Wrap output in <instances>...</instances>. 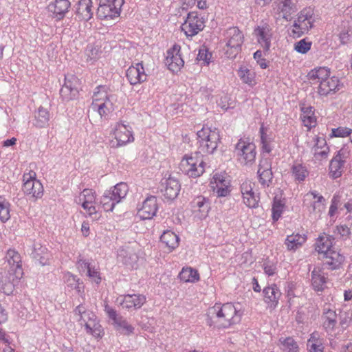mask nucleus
<instances>
[{
	"mask_svg": "<svg viewBox=\"0 0 352 352\" xmlns=\"http://www.w3.org/2000/svg\"><path fill=\"white\" fill-rule=\"evenodd\" d=\"M193 212L199 219L206 218L210 210V204L208 199L202 196L195 197L191 202Z\"/></svg>",
	"mask_w": 352,
	"mask_h": 352,
	"instance_id": "26",
	"label": "nucleus"
},
{
	"mask_svg": "<svg viewBox=\"0 0 352 352\" xmlns=\"http://www.w3.org/2000/svg\"><path fill=\"white\" fill-rule=\"evenodd\" d=\"M104 311L109 319L113 321L114 328L119 333L127 336L134 333V327L129 324L124 317L119 315L116 310L106 304Z\"/></svg>",
	"mask_w": 352,
	"mask_h": 352,
	"instance_id": "11",
	"label": "nucleus"
},
{
	"mask_svg": "<svg viewBox=\"0 0 352 352\" xmlns=\"http://www.w3.org/2000/svg\"><path fill=\"white\" fill-rule=\"evenodd\" d=\"M118 258L127 268L133 269L138 265L139 257L133 248L126 247L119 249L118 252Z\"/></svg>",
	"mask_w": 352,
	"mask_h": 352,
	"instance_id": "19",
	"label": "nucleus"
},
{
	"mask_svg": "<svg viewBox=\"0 0 352 352\" xmlns=\"http://www.w3.org/2000/svg\"><path fill=\"white\" fill-rule=\"evenodd\" d=\"M312 151L316 160L322 161L327 158L329 148L328 146H324V148L313 147Z\"/></svg>",
	"mask_w": 352,
	"mask_h": 352,
	"instance_id": "52",
	"label": "nucleus"
},
{
	"mask_svg": "<svg viewBox=\"0 0 352 352\" xmlns=\"http://www.w3.org/2000/svg\"><path fill=\"white\" fill-rule=\"evenodd\" d=\"M126 78L132 85L140 84L146 81L147 75L142 63L132 65L128 68L126 73Z\"/></svg>",
	"mask_w": 352,
	"mask_h": 352,
	"instance_id": "22",
	"label": "nucleus"
},
{
	"mask_svg": "<svg viewBox=\"0 0 352 352\" xmlns=\"http://www.w3.org/2000/svg\"><path fill=\"white\" fill-rule=\"evenodd\" d=\"M5 259L7 264L5 266V271L0 273V280L5 285H14L23 275L21 255L15 250L9 249Z\"/></svg>",
	"mask_w": 352,
	"mask_h": 352,
	"instance_id": "2",
	"label": "nucleus"
},
{
	"mask_svg": "<svg viewBox=\"0 0 352 352\" xmlns=\"http://www.w3.org/2000/svg\"><path fill=\"white\" fill-rule=\"evenodd\" d=\"M307 241L306 234L298 233L288 235L285 241V245L289 251H296L302 246Z\"/></svg>",
	"mask_w": 352,
	"mask_h": 352,
	"instance_id": "33",
	"label": "nucleus"
},
{
	"mask_svg": "<svg viewBox=\"0 0 352 352\" xmlns=\"http://www.w3.org/2000/svg\"><path fill=\"white\" fill-rule=\"evenodd\" d=\"M36 174L33 170L25 173L23 175V191L26 195L38 199L43 195V187L39 180L36 179Z\"/></svg>",
	"mask_w": 352,
	"mask_h": 352,
	"instance_id": "10",
	"label": "nucleus"
},
{
	"mask_svg": "<svg viewBox=\"0 0 352 352\" xmlns=\"http://www.w3.org/2000/svg\"><path fill=\"white\" fill-rule=\"evenodd\" d=\"M343 85L340 82L339 78L336 76L329 77L323 82H320L318 88V93L321 96H326L328 94L336 93L339 91Z\"/></svg>",
	"mask_w": 352,
	"mask_h": 352,
	"instance_id": "23",
	"label": "nucleus"
},
{
	"mask_svg": "<svg viewBox=\"0 0 352 352\" xmlns=\"http://www.w3.org/2000/svg\"><path fill=\"white\" fill-rule=\"evenodd\" d=\"M314 21L313 10L311 8L303 9L298 13L297 19L294 21L289 33L290 36L298 38L308 32L309 29L313 27Z\"/></svg>",
	"mask_w": 352,
	"mask_h": 352,
	"instance_id": "7",
	"label": "nucleus"
},
{
	"mask_svg": "<svg viewBox=\"0 0 352 352\" xmlns=\"http://www.w3.org/2000/svg\"><path fill=\"white\" fill-rule=\"evenodd\" d=\"M329 76H330V70L327 67L316 68L308 74L309 79L311 80L312 84L318 85L321 82L324 81Z\"/></svg>",
	"mask_w": 352,
	"mask_h": 352,
	"instance_id": "37",
	"label": "nucleus"
},
{
	"mask_svg": "<svg viewBox=\"0 0 352 352\" xmlns=\"http://www.w3.org/2000/svg\"><path fill=\"white\" fill-rule=\"evenodd\" d=\"M241 312L231 302L216 303L207 311V324L214 328H228L241 321Z\"/></svg>",
	"mask_w": 352,
	"mask_h": 352,
	"instance_id": "1",
	"label": "nucleus"
},
{
	"mask_svg": "<svg viewBox=\"0 0 352 352\" xmlns=\"http://www.w3.org/2000/svg\"><path fill=\"white\" fill-rule=\"evenodd\" d=\"M117 204L118 202H116L113 196L108 194V190L104 193L100 199V204L107 212L112 211Z\"/></svg>",
	"mask_w": 352,
	"mask_h": 352,
	"instance_id": "47",
	"label": "nucleus"
},
{
	"mask_svg": "<svg viewBox=\"0 0 352 352\" xmlns=\"http://www.w3.org/2000/svg\"><path fill=\"white\" fill-rule=\"evenodd\" d=\"M223 36L224 54L228 58H234L241 51L244 35L238 28L231 27L225 31Z\"/></svg>",
	"mask_w": 352,
	"mask_h": 352,
	"instance_id": "4",
	"label": "nucleus"
},
{
	"mask_svg": "<svg viewBox=\"0 0 352 352\" xmlns=\"http://www.w3.org/2000/svg\"><path fill=\"white\" fill-rule=\"evenodd\" d=\"M303 124L309 129L315 126L316 118L314 114L304 115L300 116Z\"/></svg>",
	"mask_w": 352,
	"mask_h": 352,
	"instance_id": "58",
	"label": "nucleus"
},
{
	"mask_svg": "<svg viewBox=\"0 0 352 352\" xmlns=\"http://www.w3.org/2000/svg\"><path fill=\"white\" fill-rule=\"evenodd\" d=\"M205 162L199 152L194 155H186L180 162L179 169L185 175L197 177L204 173Z\"/></svg>",
	"mask_w": 352,
	"mask_h": 352,
	"instance_id": "6",
	"label": "nucleus"
},
{
	"mask_svg": "<svg viewBox=\"0 0 352 352\" xmlns=\"http://www.w3.org/2000/svg\"><path fill=\"white\" fill-rule=\"evenodd\" d=\"M212 55L206 48L200 49L197 54V60H203L205 63L208 64Z\"/></svg>",
	"mask_w": 352,
	"mask_h": 352,
	"instance_id": "62",
	"label": "nucleus"
},
{
	"mask_svg": "<svg viewBox=\"0 0 352 352\" xmlns=\"http://www.w3.org/2000/svg\"><path fill=\"white\" fill-rule=\"evenodd\" d=\"M262 292L263 301L267 307L275 309L282 294L279 287L276 284H271L265 287Z\"/></svg>",
	"mask_w": 352,
	"mask_h": 352,
	"instance_id": "17",
	"label": "nucleus"
},
{
	"mask_svg": "<svg viewBox=\"0 0 352 352\" xmlns=\"http://www.w3.org/2000/svg\"><path fill=\"white\" fill-rule=\"evenodd\" d=\"M237 74L243 83L252 87L255 85V73L246 67H241Z\"/></svg>",
	"mask_w": 352,
	"mask_h": 352,
	"instance_id": "43",
	"label": "nucleus"
},
{
	"mask_svg": "<svg viewBox=\"0 0 352 352\" xmlns=\"http://www.w3.org/2000/svg\"><path fill=\"white\" fill-rule=\"evenodd\" d=\"M263 54L261 50H257L254 54V58L256 60L257 63L259 65L261 68L266 69L268 67V65L266 62V60L263 58Z\"/></svg>",
	"mask_w": 352,
	"mask_h": 352,
	"instance_id": "63",
	"label": "nucleus"
},
{
	"mask_svg": "<svg viewBox=\"0 0 352 352\" xmlns=\"http://www.w3.org/2000/svg\"><path fill=\"white\" fill-rule=\"evenodd\" d=\"M124 0H104L98 8L96 15L102 20L118 18L124 4Z\"/></svg>",
	"mask_w": 352,
	"mask_h": 352,
	"instance_id": "9",
	"label": "nucleus"
},
{
	"mask_svg": "<svg viewBox=\"0 0 352 352\" xmlns=\"http://www.w3.org/2000/svg\"><path fill=\"white\" fill-rule=\"evenodd\" d=\"M258 171H272L271 160L268 157H263L260 160Z\"/></svg>",
	"mask_w": 352,
	"mask_h": 352,
	"instance_id": "59",
	"label": "nucleus"
},
{
	"mask_svg": "<svg viewBox=\"0 0 352 352\" xmlns=\"http://www.w3.org/2000/svg\"><path fill=\"white\" fill-rule=\"evenodd\" d=\"M243 203L250 208H255L258 206L259 195L254 191L243 197Z\"/></svg>",
	"mask_w": 352,
	"mask_h": 352,
	"instance_id": "48",
	"label": "nucleus"
},
{
	"mask_svg": "<svg viewBox=\"0 0 352 352\" xmlns=\"http://www.w3.org/2000/svg\"><path fill=\"white\" fill-rule=\"evenodd\" d=\"M253 186H254V184H252L250 181L244 182L241 186L242 197L254 192Z\"/></svg>",
	"mask_w": 352,
	"mask_h": 352,
	"instance_id": "64",
	"label": "nucleus"
},
{
	"mask_svg": "<svg viewBox=\"0 0 352 352\" xmlns=\"http://www.w3.org/2000/svg\"><path fill=\"white\" fill-rule=\"evenodd\" d=\"M284 204L280 199L274 198L272 205V218L274 221H277L281 216L283 211Z\"/></svg>",
	"mask_w": 352,
	"mask_h": 352,
	"instance_id": "51",
	"label": "nucleus"
},
{
	"mask_svg": "<svg viewBox=\"0 0 352 352\" xmlns=\"http://www.w3.org/2000/svg\"><path fill=\"white\" fill-rule=\"evenodd\" d=\"M327 277L319 267H314L311 272V285L315 291H323L326 287Z\"/></svg>",
	"mask_w": 352,
	"mask_h": 352,
	"instance_id": "28",
	"label": "nucleus"
},
{
	"mask_svg": "<svg viewBox=\"0 0 352 352\" xmlns=\"http://www.w3.org/2000/svg\"><path fill=\"white\" fill-rule=\"evenodd\" d=\"M334 238L329 234H323L320 235L316 243V250L320 254H325L327 252L332 250Z\"/></svg>",
	"mask_w": 352,
	"mask_h": 352,
	"instance_id": "34",
	"label": "nucleus"
},
{
	"mask_svg": "<svg viewBox=\"0 0 352 352\" xmlns=\"http://www.w3.org/2000/svg\"><path fill=\"white\" fill-rule=\"evenodd\" d=\"M31 254L32 258L39 261L42 265L49 263L50 253L47 249L41 243H34Z\"/></svg>",
	"mask_w": 352,
	"mask_h": 352,
	"instance_id": "32",
	"label": "nucleus"
},
{
	"mask_svg": "<svg viewBox=\"0 0 352 352\" xmlns=\"http://www.w3.org/2000/svg\"><path fill=\"white\" fill-rule=\"evenodd\" d=\"M71 6L69 0H54L47 6V10L52 13L57 20L63 19Z\"/></svg>",
	"mask_w": 352,
	"mask_h": 352,
	"instance_id": "25",
	"label": "nucleus"
},
{
	"mask_svg": "<svg viewBox=\"0 0 352 352\" xmlns=\"http://www.w3.org/2000/svg\"><path fill=\"white\" fill-rule=\"evenodd\" d=\"M307 346L309 352H323V339L318 332L314 331L310 335Z\"/></svg>",
	"mask_w": 352,
	"mask_h": 352,
	"instance_id": "36",
	"label": "nucleus"
},
{
	"mask_svg": "<svg viewBox=\"0 0 352 352\" xmlns=\"http://www.w3.org/2000/svg\"><path fill=\"white\" fill-rule=\"evenodd\" d=\"M63 279L67 287L71 289H76L78 292H80L78 283L79 278L76 276L73 275L70 272H66L64 274Z\"/></svg>",
	"mask_w": 352,
	"mask_h": 352,
	"instance_id": "49",
	"label": "nucleus"
},
{
	"mask_svg": "<svg viewBox=\"0 0 352 352\" xmlns=\"http://www.w3.org/2000/svg\"><path fill=\"white\" fill-rule=\"evenodd\" d=\"M91 109L97 111L100 117H105L114 111L116 107L117 98L109 92L106 86L97 87L92 96Z\"/></svg>",
	"mask_w": 352,
	"mask_h": 352,
	"instance_id": "3",
	"label": "nucleus"
},
{
	"mask_svg": "<svg viewBox=\"0 0 352 352\" xmlns=\"http://www.w3.org/2000/svg\"><path fill=\"white\" fill-rule=\"evenodd\" d=\"M346 151L341 149L338 154L331 160L329 164V176L333 179H337L342 176L346 162Z\"/></svg>",
	"mask_w": 352,
	"mask_h": 352,
	"instance_id": "16",
	"label": "nucleus"
},
{
	"mask_svg": "<svg viewBox=\"0 0 352 352\" xmlns=\"http://www.w3.org/2000/svg\"><path fill=\"white\" fill-rule=\"evenodd\" d=\"M258 43L263 47L264 50L267 52L271 47V40L272 37V28L267 23H263L257 26L254 31Z\"/></svg>",
	"mask_w": 352,
	"mask_h": 352,
	"instance_id": "18",
	"label": "nucleus"
},
{
	"mask_svg": "<svg viewBox=\"0 0 352 352\" xmlns=\"http://www.w3.org/2000/svg\"><path fill=\"white\" fill-rule=\"evenodd\" d=\"M279 8L283 19L288 21L290 19L291 15L298 10L297 0H283Z\"/></svg>",
	"mask_w": 352,
	"mask_h": 352,
	"instance_id": "38",
	"label": "nucleus"
},
{
	"mask_svg": "<svg viewBox=\"0 0 352 352\" xmlns=\"http://www.w3.org/2000/svg\"><path fill=\"white\" fill-rule=\"evenodd\" d=\"M181 47L179 45H174L173 47L168 50L167 56L165 59V64L168 69L173 72H177L184 66V61L180 54Z\"/></svg>",
	"mask_w": 352,
	"mask_h": 352,
	"instance_id": "15",
	"label": "nucleus"
},
{
	"mask_svg": "<svg viewBox=\"0 0 352 352\" xmlns=\"http://www.w3.org/2000/svg\"><path fill=\"white\" fill-rule=\"evenodd\" d=\"M79 201H82V208L87 211L89 216L95 215L94 218L97 219V212L95 207L96 195L91 189H85L78 197Z\"/></svg>",
	"mask_w": 352,
	"mask_h": 352,
	"instance_id": "20",
	"label": "nucleus"
},
{
	"mask_svg": "<svg viewBox=\"0 0 352 352\" xmlns=\"http://www.w3.org/2000/svg\"><path fill=\"white\" fill-rule=\"evenodd\" d=\"M75 314L77 315L79 318H78V322H80V324L81 325H84L86 322V320H89V314H94L91 311H87L85 307L80 305L76 307V308L74 310Z\"/></svg>",
	"mask_w": 352,
	"mask_h": 352,
	"instance_id": "50",
	"label": "nucleus"
},
{
	"mask_svg": "<svg viewBox=\"0 0 352 352\" xmlns=\"http://www.w3.org/2000/svg\"><path fill=\"white\" fill-rule=\"evenodd\" d=\"M325 199L323 197H319L318 201H314L311 204L313 212L316 213H320L324 209Z\"/></svg>",
	"mask_w": 352,
	"mask_h": 352,
	"instance_id": "60",
	"label": "nucleus"
},
{
	"mask_svg": "<svg viewBox=\"0 0 352 352\" xmlns=\"http://www.w3.org/2000/svg\"><path fill=\"white\" fill-rule=\"evenodd\" d=\"M352 133V129L348 127L340 126L336 129H332L331 137L346 138L349 136Z\"/></svg>",
	"mask_w": 352,
	"mask_h": 352,
	"instance_id": "54",
	"label": "nucleus"
},
{
	"mask_svg": "<svg viewBox=\"0 0 352 352\" xmlns=\"http://www.w3.org/2000/svg\"><path fill=\"white\" fill-rule=\"evenodd\" d=\"M323 326L326 330H332L337 323V315L333 310L328 309L322 316Z\"/></svg>",
	"mask_w": 352,
	"mask_h": 352,
	"instance_id": "45",
	"label": "nucleus"
},
{
	"mask_svg": "<svg viewBox=\"0 0 352 352\" xmlns=\"http://www.w3.org/2000/svg\"><path fill=\"white\" fill-rule=\"evenodd\" d=\"M91 0H79L77 3L76 14L79 20L89 21L94 14Z\"/></svg>",
	"mask_w": 352,
	"mask_h": 352,
	"instance_id": "27",
	"label": "nucleus"
},
{
	"mask_svg": "<svg viewBox=\"0 0 352 352\" xmlns=\"http://www.w3.org/2000/svg\"><path fill=\"white\" fill-rule=\"evenodd\" d=\"M146 300V298L143 294H127L119 301V303L123 309L130 311L142 307Z\"/></svg>",
	"mask_w": 352,
	"mask_h": 352,
	"instance_id": "21",
	"label": "nucleus"
},
{
	"mask_svg": "<svg viewBox=\"0 0 352 352\" xmlns=\"http://www.w3.org/2000/svg\"><path fill=\"white\" fill-rule=\"evenodd\" d=\"M214 182H211L213 190L215 188L221 187L223 184L230 185V181L225 176L220 174H215L213 177Z\"/></svg>",
	"mask_w": 352,
	"mask_h": 352,
	"instance_id": "57",
	"label": "nucleus"
},
{
	"mask_svg": "<svg viewBox=\"0 0 352 352\" xmlns=\"http://www.w3.org/2000/svg\"><path fill=\"white\" fill-rule=\"evenodd\" d=\"M259 182L263 186H269L273 178L272 171H258Z\"/></svg>",
	"mask_w": 352,
	"mask_h": 352,
	"instance_id": "55",
	"label": "nucleus"
},
{
	"mask_svg": "<svg viewBox=\"0 0 352 352\" xmlns=\"http://www.w3.org/2000/svg\"><path fill=\"white\" fill-rule=\"evenodd\" d=\"M204 21L195 12L188 13L184 23L182 25V30L186 36L192 37L197 35L204 28Z\"/></svg>",
	"mask_w": 352,
	"mask_h": 352,
	"instance_id": "13",
	"label": "nucleus"
},
{
	"mask_svg": "<svg viewBox=\"0 0 352 352\" xmlns=\"http://www.w3.org/2000/svg\"><path fill=\"white\" fill-rule=\"evenodd\" d=\"M110 135L112 137L110 145L113 148L124 146L134 140L131 128L120 122H116L112 127Z\"/></svg>",
	"mask_w": 352,
	"mask_h": 352,
	"instance_id": "8",
	"label": "nucleus"
},
{
	"mask_svg": "<svg viewBox=\"0 0 352 352\" xmlns=\"http://www.w3.org/2000/svg\"><path fill=\"white\" fill-rule=\"evenodd\" d=\"M79 80L74 75L65 76V82L60 90L63 100L69 101L74 99L78 94Z\"/></svg>",
	"mask_w": 352,
	"mask_h": 352,
	"instance_id": "14",
	"label": "nucleus"
},
{
	"mask_svg": "<svg viewBox=\"0 0 352 352\" xmlns=\"http://www.w3.org/2000/svg\"><path fill=\"white\" fill-rule=\"evenodd\" d=\"M235 153L238 160L244 165L254 162L256 155V146L252 142L239 140L235 146Z\"/></svg>",
	"mask_w": 352,
	"mask_h": 352,
	"instance_id": "12",
	"label": "nucleus"
},
{
	"mask_svg": "<svg viewBox=\"0 0 352 352\" xmlns=\"http://www.w3.org/2000/svg\"><path fill=\"white\" fill-rule=\"evenodd\" d=\"M199 144V153L203 154H212L217 148L220 142L219 132L217 129L203 127L197 133Z\"/></svg>",
	"mask_w": 352,
	"mask_h": 352,
	"instance_id": "5",
	"label": "nucleus"
},
{
	"mask_svg": "<svg viewBox=\"0 0 352 352\" xmlns=\"http://www.w3.org/2000/svg\"><path fill=\"white\" fill-rule=\"evenodd\" d=\"M89 320H86L84 324L87 333L91 334L96 338H100L103 334L102 326L97 320L94 314H89Z\"/></svg>",
	"mask_w": 352,
	"mask_h": 352,
	"instance_id": "30",
	"label": "nucleus"
},
{
	"mask_svg": "<svg viewBox=\"0 0 352 352\" xmlns=\"http://www.w3.org/2000/svg\"><path fill=\"white\" fill-rule=\"evenodd\" d=\"M128 191V185L126 183L120 182L116 184L112 190H108V194L111 195L116 202L119 203L126 197Z\"/></svg>",
	"mask_w": 352,
	"mask_h": 352,
	"instance_id": "42",
	"label": "nucleus"
},
{
	"mask_svg": "<svg viewBox=\"0 0 352 352\" xmlns=\"http://www.w3.org/2000/svg\"><path fill=\"white\" fill-rule=\"evenodd\" d=\"M338 210L340 211H342L343 210V208L340 207V197L337 195H334L331 200V206L329 207V215L331 217H333Z\"/></svg>",
	"mask_w": 352,
	"mask_h": 352,
	"instance_id": "56",
	"label": "nucleus"
},
{
	"mask_svg": "<svg viewBox=\"0 0 352 352\" xmlns=\"http://www.w3.org/2000/svg\"><path fill=\"white\" fill-rule=\"evenodd\" d=\"M160 240L170 250H173L178 246L179 239L175 233L167 230L161 235Z\"/></svg>",
	"mask_w": 352,
	"mask_h": 352,
	"instance_id": "41",
	"label": "nucleus"
},
{
	"mask_svg": "<svg viewBox=\"0 0 352 352\" xmlns=\"http://www.w3.org/2000/svg\"><path fill=\"white\" fill-rule=\"evenodd\" d=\"M292 173L296 181L303 182L309 175V171L305 166L296 163L292 167Z\"/></svg>",
	"mask_w": 352,
	"mask_h": 352,
	"instance_id": "44",
	"label": "nucleus"
},
{
	"mask_svg": "<svg viewBox=\"0 0 352 352\" xmlns=\"http://www.w3.org/2000/svg\"><path fill=\"white\" fill-rule=\"evenodd\" d=\"M10 218V204L3 197L0 196V220L6 222Z\"/></svg>",
	"mask_w": 352,
	"mask_h": 352,
	"instance_id": "46",
	"label": "nucleus"
},
{
	"mask_svg": "<svg viewBox=\"0 0 352 352\" xmlns=\"http://www.w3.org/2000/svg\"><path fill=\"white\" fill-rule=\"evenodd\" d=\"M157 208V197L151 196L144 201L142 208L138 210V214L142 219H151L156 214Z\"/></svg>",
	"mask_w": 352,
	"mask_h": 352,
	"instance_id": "24",
	"label": "nucleus"
},
{
	"mask_svg": "<svg viewBox=\"0 0 352 352\" xmlns=\"http://www.w3.org/2000/svg\"><path fill=\"white\" fill-rule=\"evenodd\" d=\"M178 277L184 283H196L199 280L197 270L190 267H183Z\"/></svg>",
	"mask_w": 352,
	"mask_h": 352,
	"instance_id": "40",
	"label": "nucleus"
},
{
	"mask_svg": "<svg viewBox=\"0 0 352 352\" xmlns=\"http://www.w3.org/2000/svg\"><path fill=\"white\" fill-rule=\"evenodd\" d=\"M324 265L331 270L338 268L344 260L342 254L333 250L324 254Z\"/></svg>",
	"mask_w": 352,
	"mask_h": 352,
	"instance_id": "31",
	"label": "nucleus"
},
{
	"mask_svg": "<svg viewBox=\"0 0 352 352\" xmlns=\"http://www.w3.org/2000/svg\"><path fill=\"white\" fill-rule=\"evenodd\" d=\"M34 125L38 128H43L48 125L51 114L47 108L39 107L34 112Z\"/></svg>",
	"mask_w": 352,
	"mask_h": 352,
	"instance_id": "35",
	"label": "nucleus"
},
{
	"mask_svg": "<svg viewBox=\"0 0 352 352\" xmlns=\"http://www.w3.org/2000/svg\"><path fill=\"white\" fill-rule=\"evenodd\" d=\"M164 185V188L162 190L164 197L168 199L176 198L181 188L179 181L173 177H169L166 180Z\"/></svg>",
	"mask_w": 352,
	"mask_h": 352,
	"instance_id": "29",
	"label": "nucleus"
},
{
	"mask_svg": "<svg viewBox=\"0 0 352 352\" xmlns=\"http://www.w3.org/2000/svg\"><path fill=\"white\" fill-rule=\"evenodd\" d=\"M311 42L303 38L294 45V50L300 54H306L311 48Z\"/></svg>",
	"mask_w": 352,
	"mask_h": 352,
	"instance_id": "53",
	"label": "nucleus"
},
{
	"mask_svg": "<svg viewBox=\"0 0 352 352\" xmlns=\"http://www.w3.org/2000/svg\"><path fill=\"white\" fill-rule=\"evenodd\" d=\"M278 345L282 352H299L298 344L292 337H280Z\"/></svg>",
	"mask_w": 352,
	"mask_h": 352,
	"instance_id": "39",
	"label": "nucleus"
},
{
	"mask_svg": "<svg viewBox=\"0 0 352 352\" xmlns=\"http://www.w3.org/2000/svg\"><path fill=\"white\" fill-rule=\"evenodd\" d=\"M87 275L96 283L100 282V273L94 267L91 266L87 271Z\"/></svg>",
	"mask_w": 352,
	"mask_h": 352,
	"instance_id": "61",
	"label": "nucleus"
}]
</instances>
